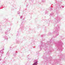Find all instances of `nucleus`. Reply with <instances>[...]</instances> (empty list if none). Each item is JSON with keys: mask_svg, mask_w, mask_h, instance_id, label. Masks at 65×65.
Masks as SVG:
<instances>
[{"mask_svg": "<svg viewBox=\"0 0 65 65\" xmlns=\"http://www.w3.org/2000/svg\"><path fill=\"white\" fill-rule=\"evenodd\" d=\"M23 18V16H20V18L21 19H22Z\"/></svg>", "mask_w": 65, "mask_h": 65, "instance_id": "423d86ee", "label": "nucleus"}, {"mask_svg": "<svg viewBox=\"0 0 65 65\" xmlns=\"http://www.w3.org/2000/svg\"><path fill=\"white\" fill-rule=\"evenodd\" d=\"M18 14H20V13H18Z\"/></svg>", "mask_w": 65, "mask_h": 65, "instance_id": "1a4fd4ad", "label": "nucleus"}, {"mask_svg": "<svg viewBox=\"0 0 65 65\" xmlns=\"http://www.w3.org/2000/svg\"><path fill=\"white\" fill-rule=\"evenodd\" d=\"M0 61H1V60H0Z\"/></svg>", "mask_w": 65, "mask_h": 65, "instance_id": "f8f14e48", "label": "nucleus"}, {"mask_svg": "<svg viewBox=\"0 0 65 65\" xmlns=\"http://www.w3.org/2000/svg\"><path fill=\"white\" fill-rule=\"evenodd\" d=\"M1 59H0V60H1Z\"/></svg>", "mask_w": 65, "mask_h": 65, "instance_id": "9d476101", "label": "nucleus"}, {"mask_svg": "<svg viewBox=\"0 0 65 65\" xmlns=\"http://www.w3.org/2000/svg\"><path fill=\"white\" fill-rule=\"evenodd\" d=\"M34 63L32 65H37V60H35L34 61Z\"/></svg>", "mask_w": 65, "mask_h": 65, "instance_id": "f257e3e1", "label": "nucleus"}, {"mask_svg": "<svg viewBox=\"0 0 65 65\" xmlns=\"http://www.w3.org/2000/svg\"><path fill=\"white\" fill-rule=\"evenodd\" d=\"M0 53H2V54H3V51L2 50H1L0 51Z\"/></svg>", "mask_w": 65, "mask_h": 65, "instance_id": "f03ea898", "label": "nucleus"}, {"mask_svg": "<svg viewBox=\"0 0 65 65\" xmlns=\"http://www.w3.org/2000/svg\"><path fill=\"white\" fill-rule=\"evenodd\" d=\"M44 0H42V2H43V1H44Z\"/></svg>", "mask_w": 65, "mask_h": 65, "instance_id": "6e6552de", "label": "nucleus"}, {"mask_svg": "<svg viewBox=\"0 0 65 65\" xmlns=\"http://www.w3.org/2000/svg\"><path fill=\"white\" fill-rule=\"evenodd\" d=\"M50 17H52V16H53V14H50Z\"/></svg>", "mask_w": 65, "mask_h": 65, "instance_id": "39448f33", "label": "nucleus"}, {"mask_svg": "<svg viewBox=\"0 0 65 65\" xmlns=\"http://www.w3.org/2000/svg\"><path fill=\"white\" fill-rule=\"evenodd\" d=\"M59 35V34H56V36H58V35Z\"/></svg>", "mask_w": 65, "mask_h": 65, "instance_id": "0eeeda50", "label": "nucleus"}, {"mask_svg": "<svg viewBox=\"0 0 65 65\" xmlns=\"http://www.w3.org/2000/svg\"><path fill=\"white\" fill-rule=\"evenodd\" d=\"M4 49H3V50H4Z\"/></svg>", "mask_w": 65, "mask_h": 65, "instance_id": "9b49d317", "label": "nucleus"}, {"mask_svg": "<svg viewBox=\"0 0 65 65\" xmlns=\"http://www.w3.org/2000/svg\"><path fill=\"white\" fill-rule=\"evenodd\" d=\"M53 10V9H52V8H51L50 10H51H51Z\"/></svg>", "mask_w": 65, "mask_h": 65, "instance_id": "20e7f679", "label": "nucleus"}, {"mask_svg": "<svg viewBox=\"0 0 65 65\" xmlns=\"http://www.w3.org/2000/svg\"><path fill=\"white\" fill-rule=\"evenodd\" d=\"M8 32V31H6L5 32V34H6V35H7V32Z\"/></svg>", "mask_w": 65, "mask_h": 65, "instance_id": "7ed1b4c3", "label": "nucleus"}]
</instances>
